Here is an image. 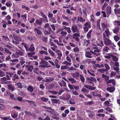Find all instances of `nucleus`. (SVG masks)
<instances>
[{"label": "nucleus", "mask_w": 120, "mask_h": 120, "mask_svg": "<svg viewBox=\"0 0 120 120\" xmlns=\"http://www.w3.org/2000/svg\"><path fill=\"white\" fill-rule=\"evenodd\" d=\"M71 29L74 34L73 35L74 38L76 37H80V32L78 26L76 25H74L71 27Z\"/></svg>", "instance_id": "obj_1"}, {"label": "nucleus", "mask_w": 120, "mask_h": 120, "mask_svg": "<svg viewBox=\"0 0 120 120\" xmlns=\"http://www.w3.org/2000/svg\"><path fill=\"white\" fill-rule=\"evenodd\" d=\"M90 52L93 54L94 56H98L100 55V53H98L100 52V51L99 49H95L94 50V52L90 50Z\"/></svg>", "instance_id": "obj_2"}, {"label": "nucleus", "mask_w": 120, "mask_h": 120, "mask_svg": "<svg viewBox=\"0 0 120 120\" xmlns=\"http://www.w3.org/2000/svg\"><path fill=\"white\" fill-rule=\"evenodd\" d=\"M104 39V43L105 45L108 46L109 45H111L112 44V41L108 38H107Z\"/></svg>", "instance_id": "obj_3"}, {"label": "nucleus", "mask_w": 120, "mask_h": 120, "mask_svg": "<svg viewBox=\"0 0 120 120\" xmlns=\"http://www.w3.org/2000/svg\"><path fill=\"white\" fill-rule=\"evenodd\" d=\"M72 76L74 78L77 79L79 76V72L77 71L75 73H71Z\"/></svg>", "instance_id": "obj_4"}, {"label": "nucleus", "mask_w": 120, "mask_h": 120, "mask_svg": "<svg viewBox=\"0 0 120 120\" xmlns=\"http://www.w3.org/2000/svg\"><path fill=\"white\" fill-rule=\"evenodd\" d=\"M92 95L94 96H96L99 98L101 97V95L99 94V91L98 90L93 91L92 93Z\"/></svg>", "instance_id": "obj_5"}, {"label": "nucleus", "mask_w": 120, "mask_h": 120, "mask_svg": "<svg viewBox=\"0 0 120 120\" xmlns=\"http://www.w3.org/2000/svg\"><path fill=\"white\" fill-rule=\"evenodd\" d=\"M44 28H47L49 31L51 32V33H54V32L52 30L49 24L48 23H47L45 24Z\"/></svg>", "instance_id": "obj_6"}, {"label": "nucleus", "mask_w": 120, "mask_h": 120, "mask_svg": "<svg viewBox=\"0 0 120 120\" xmlns=\"http://www.w3.org/2000/svg\"><path fill=\"white\" fill-rule=\"evenodd\" d=\"M51 100L52 103L60 104V101L59 99H51Z\"/></svg>", "instance_id": "obj_7"}, {"label": "nucleus", "mask_w": 120, "mask_h": 120, "mask_svg": "<svg viewBox=\"0 0 120 120\" xmlns=\"http://www.w3.org/2000/svg\"><path fill=\"white\" fill-rule=\"evenodd\" d=\"M106 90L108 91H109L110 93H112L115 91V88L113 86H111L110 87L107 88Z\"/></svg>", "instance_id": "obj_8"}, {"label": "nucleus", "mask_w": 120, "mask_h": 120, "mask_svg": "<svg viewBox=\"0 0 120 120\" xmlns=\"http://www.w3.org/2000/svg\"><path fill=\"white\" fill-rule=\"evenodd\" d=\"M106 12L107 14L109 15L111 12V7L110 6L107 7L106 9Z\"/></svg>", "instance_id": "obj_9"}, {"label": "nucleus", "mask_w": 120, "mask_h": 120, "mask_svg": "<svg viewBox=\"0 0 120 120\" xmlns=\"http://www.w3.org/2000/svg\"><path fill=\"white\" fill-rule=\"evenodd\" d=\"M58 83L61 87H62L63 86L65 87L66 86V82L63 80H62L61 82H59Z\"/></svg>", "instance_id": "obj_10"}, {"label": "nucleus", "mask_w": 120, "mask_h": 120, "mask_svg": "<svg viewBox=\"0 0 120 120\" xmlns=\"http://www.w3.org/2000/svg\"><path fill=\"white\" fill-rule=\"evenodd\" d=\"M43 18H40V19H37L36 21L35 22L38 25H41L42 23V20H43Z\"/></svg>", "instance_id": "obj_11"}, {"label": "nucleus", "mask_w": 120, "mask_h": 120, "mask_svg": "<svg viewBox=\"0 0 120 120\" xmlns=\"http://www.w3.org/2000/svg\"><path fill=\"white\" fill-rule=\"evenodd\" d=\"M13 36L15 40L19 41H21V38L20 37L18 36L17 35H13Z\"/></svg>", "instance_id": "obj_12"}, {"label": "nucleus", "mask_w": 120, "mask_h": 120, "mask_svg": "<svg viewBox=\"0 0 120 120\" xmlns=\"http://www.w3.org/2000/svg\"><path fill=\"white\" fill-rule=\"evenodd\" d=\"M93 31V30L91 29L89 30L86 34L87 38L88 39H90L91 37V34Z\"/></svg>", "instance_id": "obj_13"}, {"label": "nucleus", "mask_w": 120, "mask_h": 120, "mask_svg": "<svg viewBox=\"0 0 120 120\" xmlns=\"http://www.w3.org/2000/svg\"><path fill=\"white\" fill-rule=\"evenodd\" d=\"M34 31L35 32H36L39 35H41L42 33L41 31L39 29L37 28H35Z\"/></svg>", "instance_id": "obj_14"}, {"label": "nucleus", "mask_w": 120, "mask_h": 120, "mask_svg": "<svg viewBox=\"0 0 120 120\" xmlns=\"http://www.w3.org/2000/svg\"><path fill=\"white\" fill-rule=\"evenodd\" d=\"M89 90L86 89V88L83 87L81 90V92L85 94H87L89 92Z\"/></svg>", "instance_id": "obj_15"}, {"label": "nucleus", "mask_w": 120, "mask_h": 120, "mask_svg": "<svg viewBox=\"0 0 120 120\" xmlns=\"http://www.w3.org/2000/svg\"><path fill=\"white\" fill-rule=\"evenodd\" d=\"M87 80L88 81H90L93 82H96L97 81L95 78L93 77H88L87 78Z\"/></svg>", "instance_id": "obj_16"}, {"label": "nucleus", "mask_w": 120, "mask_h": 120, "mask_svg": "<svg viewBox=\"0 0 120 120\" xmlns=\"http://www.w3.org/2000/svg\"><path fill=\"white\" fill-rule=\"evenodd\" d=\"M85 56L87 58H92V56H91V53L90 52H86Z\"/></svg>", "instance_id": "obj_17"}, {"label": "nucleus", "mask_w": 120, "mask_h": 120, "mask_svg": "<svg viewBox=\"0 0 120 120\" xmlns=\"http://www.w3.org/2000/svg\"><path fill=\"white\" fill-rule=\"evenodd\" d=\"M35 49V48L33 45L32 44H31L29 49V50L30 52H33L34 51Z\"/></svg>", "instance_id": "obj_18"}, {"label": "nucleus", "mask_w": 120, "mask_h": 120, "mask_svg": "<svg viewBox=\"0 0 120 120\" xmlns=\"http://www.w3.org/2000/svg\"><path fill=\"white\" fill-rule=\"evenodd\" d=\"M8 88L11 91L14 90V87L12 86L11 84L8 85Z\"/></svg>", "instance_id": "obj_19"}, {"label": "nucleus", "mask_w": 120, "mask_h": 120, "mask_svg": "<svg viewBox=\"0 0 120 120\" xmlns=\"http://www.w3.org/2000/svg\"><path fill=\"white\" fill-rule=\"evenodd\" d=\"M16 53L17 54L18 56H22L24 53L23 52L20 50H19L16 52Z\"/></svg>", "instance_id": "obj_20"}, {"label": "nucleus", "mask_w": 120, "mask_h": 120, "mask_svg": "<svg viewBox=\"0 0 120 120\" xmlns=\"http://www.w3.org/2000/svg\"><path fill=\"white\" fill-rule=\"evenodd\" d=\"M114 11L115 14H120V8H115L114 9Z\"/></svg>", "instance_id": "obj_21"}, {"label": "nucleus", "mask_w": 120, "mask_h": 120, "mask_svg": "<svg viewBox=\"0 0 120 120\" xmlns=\"http://www.w3.org/2000/svg\"><path fill=\"white\" fill-rule=\"evenodd\" d=\"M40 13L41 14V16L45 20H48L47 16L42 11H40Z\"/></svg>", "instance_id": "obj_22"}, {"label": "nucleus", "mask_w": 120, "mask_h": 120, "mask_svg": "<svg viewBox=\"0 0 120 120\" xmlns=\"http://www.w3.org/2000/svg\"><path fill=\"white\" fill-rule=\"evenodd\" d=\"M27 90L30 92L32 93L34 90V88L31 86H29L27 88Z\"/></svg>", "instance_id": "obj_23"}, {"label": "nucleus", "mask_w": 120, "mask_h": 120, "mask_svg": "<svg viewBox=\"0 0 120 120\" xmlns=\"http://www.w3.org/2000/svg\"><path fill=\"white\" fill-rule=\"evenodd\" d=\"M109 50L110 49L108 46H105L104 47L103 51L105 52H108V50Z\"/></svg>", "instance_id": "obj_24"}, {"label": "nucleus", "mask_w": 120, "mask_h": 120, "mask_svg": "<svg viewBox=\"0 0 120 120\" xmlns=\"http://www.w3.org/2000/svg\"><path fill=\"white\" fill-rule=\"evenodd\" d=\"M68 79L69 81L71 82V83L72 84L75 83L76 82V81L73 78H68Z\"/></svg>", "instance_id": "obj_25"}, {"label": "nucleus", "mask_w": 120, "mask_h": 120, "mask_svg": "<svg viewBox=\"0 0 120 120\" xmlns=\"http://www.w3.org/2000/svg\"><path fill=\"white\" fill-rule=\"evenodd\" d=\"M78 21L81 22H84L85 21V20L83 19L81 16L78 17Z\"/></svg>", "instance_id": "obj_26"}, {"label": "nucleus", "mask_w": 120, "mask_h": 120, "mask_svg": "<svg viewBox=\"0 0 120 120\" xmlns=\"http://www.w3.org/2000/svg\"><path fill=\"white\" fill-rule=\"evenodd\" d=\"M7 81L6 78V77H4L1 79L0 81L1 83L2 84H4L3 82H6Z\"/></svg>", "instance_id": "obj_27"}, {"label": "nucleus", "mask_w": 120, "mask_h": 120, "mask_svg": "<svg viewBox=\"0 0 120 120\" xmlns=\"http://www.w3.org/2000/svg\"><path fill=\"white\" fill-rule=\"evenodd\" d=\"M22 45L24 46V47L25 48L26 51H28L29 50V48H28V45L27 44L24 43H21Z\"/></svg>", "instance_id": "obj_28"}, {"label": "nucleus", "mask_w": 120, "mask_h": 120, "mask_svg": "<svg viewBox=\"0 0 120 120\" xmlns=\"http://www.w3.org/2000/svg\"><path fill=\"white\" fill-rule=\"evenodd\" d=\"M41 101L44 102H47L48 100V99L47 98L44 97H41Z\"/></svg>", "instance_id": "obj_29"}, {"label": "nucleus", "mask_w": 120, "mask_h": 120, "mask_svg": "<svg viewBox=\"0 0 120 120\" xmlns=\"http://www.w3.org/2000/svg\"><path fill=\"white\" fill-rule=\"evenodd\" d=\"M4 50L5 52H4V53L6 52L7 54H9L10 55H11L12 54L11 52L7 48H4Z\"/></svg>", "instance_id": "obj_30"}, {"label": "nucleus", "mask_w": 120, "mask_h": 120, "mask_svg": "<svg viewBox=\"0 0 120 120\" xmlns=\"http://www.w3.org/2000/svg\"><path fill=\"white\" fill-rule=\"evenodd\" d=\"M79 77L81 82L82 83L84 82L85 80V79L84 77L82 75H79Z\"/></svg>", "instance_id": "obj_31"}, {"label": "nucleus", "mask_w": 120, "mask_h": 120, "mask_svg": "<svg viewBox=\"0 0 120 120\" xmlns=\"http://www.w3.org/2000/svg\"><path fill=\"white\" fill-rule=\"evenodd\" d=\"M48 52H49V53L53 57H54L55 55V53L51 50H49Z\"/></svg>", "instance_id": "obj_32"}, {"label": "nucleus", "mask_w": 120, "mask_h": 120, "mask_svg": "<svg viewBox=\"0 0 120 120\" xmlns=\"http://www.w3.org/2000/svg\"><path fill=\"white\" fill-rule=\"evenodd\" d=\"M105 33L106 36L108 38L109 37V35H110V33L109 31V29L108 28H107L106 30H105Z\"/></svg>", "instance_id": "obj_33"}, {"label": "nucleus", "mask_w": 120, "mask_h": 120, "mask_svg": "<svg viewBox=\"0 0 120 120\" xmlns=\"http://www.w3.org/2000/svg\"><path fill=\"white\" fill-rule=\"evenodd\" d=\"M100 20H98L97 22V27L98 28L100 31H101V28L100 26Z\"/></svg>", "instance_id": "obj_34"}, {"label": "nucleus", "mask_w": 120, "mask_h": 120, "mask_svg": "<svg viewBox=\"0 0 120 120\" xmlns=\"http://www.w3.org/2000/svg\"><path fill=\"white\" fill-rule=\"evenodd\" d=\"M84 43L85 44V45H86V46H88L90 44V41L89 40H84Z\"/></svg>", "instance_id": "obj_35"}, {"label": "nucleus", "mask_w": 120, "mask_h": 120, "mask_svg": "<svg viewBox=\"0 0 120 120\" xmlns=\"http://www.w3.org/2000/svg\"><path fill=\"white\" fill-rule=\"evenodd\" d=\"M84 25L85 27H88V28H90L91 26L90 23V22L89 23L87 22L85 23L84 24Z\"/></svg>", "instance_id": "obj_36"}, {"label": "nucleus", "mask_w": 120, "mask_h": 120, "mask_svg": "<svg viewBox=\"0 0 120 120\" xmlns=\"http://www.w3.org/2000/svg\"><path fill=\"white\" fill-rule=\"evenodd\" d=\"M67 33L66 31H62L61 32L60 34L61 35V36L65 37Z\"/></svg>", "instance_id": "obj_37"}, {"label": "nucleus", "mask_w": 120, "mask_h": 120, "mask_svg": "<svg viewBox=\"0 0 120 120\" xmlns=\"http://www.w3.org/2000/svg\"><path fill=\"white\" fill-rule=\"evenodd\" d=\"M48 62L46 61L45 60H41L39 63L40 64H43L45 65H48Z\"/></svg>", "instance_id": "obj_38"}, {"label": "nucleus", "mask_w": 120, "mask_h": 120, "mask_svg": "<svg viewBox=\"0 0 120 120\" xmlns=\"http://www.w3.org/2000/svg\"><path fill=\"white\" fill-rule=\"evenodd\" d=\"M42 41L45 42H46L48 41V38L44 36H43L42 38Z\"/></svg>", "instance_id": "obj_39"}, {"label": "nucleus", "mask_w": 120, "mask_h": 120, "mask_svg": "<svg viewBox=\"0 0 120 120\" xmlns=\"http://www.w3.org/2000/svg\"><path fill=\"white\" fill-rule=\"evenodd\" d=\"M114 23L115 26L116 25L118 27L120 26V22L119 21H114Z\"/></svg>", "instance_id": "obj_40"}, {"label": "nucleus", "mask_w": 120, "mask_h": 120, "mask_svg": "<svg viewBox=\"0 0 120 120\" xmlns=\"http://www.w3.org/2000/svg\"><path fill=\"white\" fill-rule=\"evenodd\" d=\"M119 27H117L114 29L113 30V32L114 33L116 34L119 31Z\"/></svg>", "instance_id": "obj_41"}, {"label": "nucleus", "mask_w": 120, "mask_h": 120, "mask_svg": "<svg viewBox=\"0 0 120 120\" xmlns=\"http://www.w3.org/2000/svg\"><path fill=\"white\" fill-rule=\"evenodd\" d=\"M68 69L69 70H68L69 71H75L77 70L76 68L72 66L68 68Z\"/></svg>", "instance_id": "obj_42"}, {"label": "nucleus", "mask_w": 120, "mask_h": 120, "mask_svg": "<svg viewBox=\"0 0 120 120\" xmlns=\"http://www.w3.org/2000/svg\"><path fill=\"white\" fill-rule=\"evenodd\" d=\"M35 54V52H29L27 53L28 55L30 57H32Z\"/></svg>", "instance_id": "obj_43"}, {"label": "nucleus", "mask_w": 120, "mask_h": 120, "mask_svg": "<svg viewBox=\"0 0 120 120\" xmlns=\"http://www.w3.org/2000/svg\"><path fill=\"white\" fill-rule=\"evenodd\" d=\"M73 50L74 51V52L77 53L79 52V49L78 47H76L73 49Z\"/></svg>", "instance_id": "obj_44"}, {"label": "nucleus", "mask_w": 120, "mask_h": 120, "mask_svg": "<svg viewBox=\"0 0 120 120\" xmlns=\"http://www.w3.org/2000/svg\"><path fill=\"white\" fill-rule=\"evenodd\" d=\"M17 85L19 89H21L22 88V85L20 82H19L17 83Z\"/></svg>", "instance_id": "obj_45"}, {"label": "nucleus", "mask_w": 120, "mask_h": 120, "mask_svg": "<svg viewBox=\"0 0 120 120\" xmlns=\"http://www.w3.org/2000/svg\"><path fill=\"white\" fill-rule=\"evenodd\" d=\"M116 74V73L114 71H111L110 76V77H112L113 76H115Z\"/></svg>", "instance_id": "obj_46"}, {"label": "nucleus", "mask_w": 120, "mask_h": 120, "mask_svg": "<svg viewBox=\"0 0 120 120\" xmlns=\"http://www.w3.org/2000/svg\"><path fill=\"white\" fill-rule=\"evenodd\" d=\"M25 59H24L23 57H21V60L20 61V63L21 65L25 63Z\"/></svg>", "instance_id": "obj_47"}, {"label": "nucleus", "mask_w": 120, "mask_h": 120, "mask_svg": "<svg viewBox=\"0 0 120 120\" xmlns=\"http://www.w3.org/2000/svg\"><path fill=\"white\" fill-rule=\"evenodd\" d=\"M112 57L113 60L115 61H116L118 60V58L116 56L112 55Z\"/></svg>", "instance_id": "obj_48"}, {"label": "nucleus", "mask_w": 120, "mask_h": 120, "mask_svg": "<svg viewBox=\"0 0 120 120\" xmlns=\"http://www.w3.org/2000/svg\"><path fill=\"white\" fill-rule=\"evenodd\" d=\"M39 53H40V54H44L46 55H47L48 54V53L47 52L43 50H42L39 51Z\"/></svg>", "instance_id": "obj_49"}, {"label": "nucleus", "mask_w": 120, "mask_h": 120, "mask_svg": "<svg viewBox=\"0 0 120 120\" xmlns=\"http://www.w3.org/2000/svg\"><path fill=\"white\" fill-rule=\"evenodd\" d=\"M101 27L102 28V29H103V31H104L105 29V28L106 26H107L106 25V24L105 23H103L101 24Z\"/></svg>", "instance_id": "obj_50"}, {"label": "nucleus", "mask_w": 120, "mask_h": 120, "mask_svg": "<svg viewBox=\"0 0 120 120\" xmlns=\"http://www.w3.org/2000/svg\"><path fill=\"white\" fill-rule=\"evenodd\" d=\"M51 32L50 31H48L47 30L44 31V34L45 35L50 34Z\"/></svg>", "instance_id": "obj_51"}, {"label": "nucleus", "mask_w": 120, "mask_h": 120, "mask_svg": "<svg viewBox=\"0 0 120 120\" xmlns=\"http://www.w3.org/2000/svg\"><path fill=\"white\" fill-rule=\"evenodd\" d=\"M63 64H66L67 65H71V63L68 62L67 61H65L63 62Z\"/></svg>", "instance_id": "obj_52"}, {"label": "nucleus", "mask_w": 120, "mask_h": 120, "mask_svg": "<svg viewBox=\"0 0 120 120\" xmlns=\"http://www.w3.org/2000/svg\"><path fill=\"white\" fill-rule=\"evenodd\" d=\"M114 38L115 40L116 41H118L119 39V38L118 36L117 35L114 36Z\"/></svg>", "instance_id": "obj_53"}, {"label": "nucleus", "mask_w": 120, "mask_h": 120, "mask_svg": "<svg viewBox=\"0 0 120 120\" xmlns=\"http://www.w3.org/2000/svg\"><path fill=\"white\" fill-rule=\"evenodd\" d=\"M50 21L52 22L55 23L56 22V21L55 20L54 17H52L50 18Z\"/></svg>", "instance_id": "obj_54"}, {"label": "nucleus", "mask_w": 120, "mask_h": 120, "mask_svg": "<svg viewBox=\"0 0 120 120\" xmlns=\"http://www.w3.org/2000/svg\"><path fill=\"white\" fill-rule=\"evenodd\" d=\"M43 79V78L41 76H38L37 77L36 80L38 81H40Z\"/></svg>", "instance_id": "obj_55"}, {"label": "nucleus", "mask_w": 120, "mask_h": 120, "mask_svg": "<svg viewBox=\"0 0 120 120\" xmlns=\"http://www.w3.org/2000/svg\"><path fill=\"white\" fill-rule=\"evenodd\" d=\"M68 86L69 88L71 90H74V86H73L71 84H69L68 85Z\"/></svg>", "instance_id": "obj_56"}, {"label": "nucleus", "mask_w": 120, "mask_h": 120, "mask_svg": "<svg viewBox=\"0 0 120 120\" xmlns=\"http://www.w3.org/2000/svg\"><path fill=\"white\" fill-rule=\"evenodd\" d=\"M29 101V103L31 104H33V105L35 106H36V103L34 101Z\"/></svg>", "instance_id": "obj_57"}, {"label": "nucleus", "mask_w": 120, "mask_h": 120, "mask_svg": "<svg viewBox=\"0 0 120 120\" xmlns=\"http://www.w3.org/2000/svg\"><path fill=\"white\" fill-rule=\"evenodd\" d=\"M83 29L84 32H87L89 30V28L88 27H84Z\"/></svg>", "instance_id": "obj_58"}, {"label": "nucleus", "mask_w": 120, "mask_h": 120, "mask_svg": "<svg viewBox=\"0 0 120 120\" xmlns=\"http://www.w3.org/2000/svg\"><path fill=\"white\" fill-rule=\"evenodd\" d=\"M66 31L69 34H70L71 32V28L69 27H68Z\"/></svg>", "instance_id": "obj_59"}, {"label": "nucleus", "mask_w": 120, "mask_h": 120, "mask_svg": "<svg viewBox=\"0 0 120 120\" xmlns=\"http://www.w3.org/2000/svg\"><path fill=\"white\" fill-rule=\"evenodd\" d=\"M104 104L105 105H107L108 106H109V103L108 100L106 101L105 102Z\"/></svg>", "instance_id": "obj_60"}, {"label": "nucleus", "mask_w": 120, "mask_h": 120, "mask_svg": "<svg viewBox=\"0 0 120 120\" xmlns=\"http://www.w3.org/2000/svg\"><path fill=\"white\" fill-rule=\"evenodd\" d=\"M104 65L106 68V69H107V70H108L109 69L110 67L108 64H105Z\"/></svg>", "instance_id": "obj_61"}, {"label": "nucleus", "mask_w": 120, "mask_h": 120, "mask_svg": "<svg viewBox=\"0 0 120 120\" xmlns=\"http://www.w3.org/2000/svg\"><path fill=\"white\" fill-rule=\"evenodd\" d=\"M106 110L110 112H112V110L111 109L109 108H106Z\"/></svg>", "instance_id": "obj_62"}, {"label": "nucleus", "mask_w": 120, "mask_h": 120, "mask_svg": "<svg viewBox=\"0 0 120 120\" xmlns=\"http://www.w3.org/2000/svg\"><path fill=\"white\" fill-rule=\"evenodd\" d=\"M4 106L3 104H0V109L1 110H3L4 109Z\"/></svg>", "instance_id": "obj_63"}, {"label": "nucleus", "mask_w": 120, "mask_h": 120, "mask_svg": "<svg viewBox=\"0 0 120 120\" xmlns=\"http://www.w3.org/2000/svg\"><path fill=\"white\" fill-rule=\"evenodd\" d=\"M27 15L26 14L22 15L21 16V17L23 19H26Z\"/></svg>", "instance_id": "obj_64"}]
</instances>
